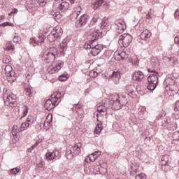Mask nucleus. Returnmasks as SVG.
Returning a JSON list of instances; mask_svg holds the SVG:
<instances>
[{
    "label": "nucleus",
    "instance_id": "f257e3e1",
    "mask_svg": "<svg viewBox=\"0 0 179 179\" xmlns=\"http://www.w3.org/2000/svg\"><path fill=\"white\" fill-rule=\"evenodd\" d=\"M68 8H69V3L65 1L54 4L52 9L50 10V15L53 16L56 22L60 23L61 20H62V15H61L59 10L61 12H65Z\"/></svg>",
    "mask_w": 179,
    "mask_h": 179
},
{
    "label": "nucleus",
    "instance_id": "f03ea898",
    "mask_svg": "<svg viewBox=\"0 0 179 179\" xmlns=\"http://www.w3.org/2000/svg\"><path fill=\"white\" fill-rule=\"evenodd\" d=\"M110 103L112 104L113 110H121L123 106H127L128 101L124 96H120L118 94H115L112 96Z\"/></svg>",
    "mask_w": 179,
    "mask_h": 179
},
{
    "label": "nucleus",
    "instance_id": "7ed1b4c3",
    "mask_svg": "<svg viewBox=\"0 0 179 179\" xmlns=\"http://www.w3.org/2000/svg\"><path fill=\"white\" fill-rule=\"evenodd\" d=\"M148 72L151 73L148 78V90H155L159 85V73L152 69H148Z\"/></svg>",
    "mask_w": 179,
    "mask_h": 179
},
{
    "label": "nucleus",
    "instance_id": "20e7f679",
    "mask_svg": "<svg viewBox=\"0 0 179 179\" xmlns=\"http://www.w3.org/2000/svg\"><path fill=\"white\" fill-rule=\"evenodd\" d=\"M3 99L5 106H7V107H13L16 104V95L13 94L10 90H6L3 95Z\"/></svg>",
    "mask_w": 179,
    "mask_h": 179
},
{
    "label": "nucleus",
    "instance_id": "39448f33",
    "mask_svg": "<svg viewBox=\"0 0 179 179\" xmlns=\"http://www.w3.org/2000/svg\"><path fill=\"white\" fill-rule=\"evenodd\" d=\"M57 55L58 49H57L55 47H52L43 54V59L46 64H50V62L55 61V58Z\"/></svg>",
    "mask_w": 179,
    "mask_h": 179
},
{
    "label": "nucleus",
    "instance_id": "423d86ee",
    "mask_svg": "<svg viewBox=\"0 0 179 179\" xmlns=\"http://www.w3.org/2000/svg\"><path fill=\"white\" fill-rule=\"evenodd\" d=\"M82 144L80 143H78L76 145L69 148L66 150V157L71 160V159L73 158V156H76V155H80Z\"/></svg>",
    "mask_w": 179,
    "mask_h": 179
},
{
    "label": "nucleus",
    "instance_id": "0eeeda50",
    "mask_svg": "<svg viewBox=\"0 0 179 179\" xmlns=\"http://www.w3.org/2000/svg\"><path fill=\"white\" fill-rule=\"evenodd\" d=\"M59 101L57 95H52L51 97L47 99L45 102L44 107L48 111H51L52 108H55V106H58Z\"/></svg>",
    "mask_w": 179,
    "mask_h": 179
},
{
    "label": "nucleus",
    "instance_id": "6e6552de",
    "mask_svg": "<svg viewBox=\"0 0 179 179\" xmlns=\"http://www.w3.org/2000/svg\"><path fill=\"white\" fill-rule=\"evenodd\" d=\"M132 36L128 34H123L120 36L119 44H122L123 47H129L132 43Z\"/></svg>",
    "mask_w": 179,
    "mask_h": 179
},
{
    "label": "nucleus",
    "instance_id": "1a4fd4ad",
    "mask_svg": "<svg viewBox=\"0 0 179 179\" xmlns=\"http://www.w3.org/2000/svg\"><path fill=\"white\" fill-rule=\"evenodd\" d=\"M97 107V112L96 114L97 118L99 119V117H103L104 115H107V103L104 102V101H102V103H99L96 105Z\"/></svg>",
    "mask_w": 179,
    "mask_h": 179
},
{
    "label": "nucleus",
    "instance_id": "9d476101",
    "mask_svg": "<svg viewBox=\"0 0 179 179\" xmlns=\"http://www.w3.org/2000/svg\"><path fill=\"white\" fill-rule=\"evenodd\" d=\"M5 74L8 77V80L10 83L16 80V76H15V71H13L12 66L10 65H6L4 69Z\"/></svg>",
    "mask_w": 179,
    "mask_h": 179
},
{
    "label": "nucleus",
    "instance_id": "9b49d317",
    "mask_svg": "<svg viewBox=\"0 0 179 179\" xmlns=\"http://www.w3.org/2000/svg\"><path fill=\"white\" fill-rule=\"evenodd\" d=\"M62 66H64V62H53L52 65L48 68V72L50 75H52V73L58 72Z\"/></svg>",
    "mask_w": 179,
    "mask_h": 179
},
{
    "label": "nucleus",
    "instance_id": "f8f14e48",
    "mask_svg": "<svg viewBox=\"0 0 179 179\" xmlns=\"http://www.w3.org/2000/svg\"><path fill=\"white\" fill-rule=\"evenodd\" d=\"M115 26L117 30V33L119 34H122L124 30L127 29V25H125V22L122 20H117L115 21Z\"/></svg>",
    "mask_w": 179,
    "mask_h": 179
},
{
    "label": "nucleus",
    "instance_id": "ddd939ff",
    "mask_svg": "<svg viewBox=\"0 0 179 179\" xmlns=\"http://www.w3.org/2000/svg\"><path fill=\"white\" fill-rule=\"evenodd\" d=\"M101 155V152L100 151H95L92 154L88 155V156H87L85 159V162H86V163H92L94 162H96V159H97V157H99V156Z\"/></svg>",
    "mask_w": 179,
    "mask_h": 179
},
{
    "label": "nucleus",
    "instance_id": "4468645a",
    "mask_svg": "<svg viewBox=\"0 0 179 179\" xmlns=\"http://www.w3.org/2000/svg\"><path fill=\"white\" fill-rule=\"evenodd\" d=\"M87 22H89V15L84 14L76 20V25L77 27H82V26H85Z\"/></svg>",
    "mask_w": 179,
    "mask_h": 179
},
{
    "label": "nucleus",
    "instance_id": "2eb2a0df",
    "mask_svg": "<svg viewBox=\"0 0 179 179\" xmlns=\"http://www.w3.org/2000/svg\"><path fill=\"white\" fill-rule=\"evenodd\" d=\"M34 122V117L32 115L28 116V118L27 119V121L22 123L21 124V131H24L25 129H27L30 125H31Z\"/></svg>",
    "mask_w": 179,
    "mask_h": 179
},
{
    "label": "nucleus",
    "instance_id": "dca6fc26",
    "mask_svg": "<svg viewBox=\"0 0 179 179\" xmlns=\"http://www.w3.org/2000/svg\"><path fill=\"white\" fill-rule=\"evenodd\" d=\"M110 80L114 82L115 85L120 83V79H121V73L120 71H113L112 75L109 77Z\"/></svg>",
    "mask_w": 179,
    "mask_h": 179
},
{
    "label": "nucleus",
    "instance_id": "f3484780",
    "mask_svg": "<svg viewBox=\"0 0 179 179\" xmlns=\"http://www.w3.org/2000/svg\"><path fill=\"white\" fill-rule=\"evenodd\" d=\"M80 13H82V7L78 6L77 8H75L74 11L70 15L71 22H75Z\"/></svg>",
    "mask_w": 179,
    "mask_h": 179
},
{
    "label": "nucleus",
    "instance_id": "a211bd4d",
    "mask_svg": "<svg viewBox=\"0 0 179 179\" xmlns=\"http://www.w3.org/2000/svg\"><path fill=\"white\" fill-rule=\"evenodd\" d=\"M135 85H128L125 87V93L130 97H135Z\"/></svg>",
    "mask_w": 179,
    "mask_h": 179
},
{
    "label": "nucleus",
    "instance_id": "6ab92c4d",
    "mask_svg": "<svg viewBox=\"0 0 179 179\" xmlns=\"http://www.w3.org/2000/svg\"><path fill=\"white\" fill-rule=\"evenodd\" d=\"M91 54L96 57V55H99V52H101V50H103V45L97 44L96 45H93V47L91 49Z\"/></svg>",
    "mask_w": 179,
    "mask_h": 179
},
{
    "label": "nucleus",
    "instance_id": "aec40b11",
    "mask_svg": "<svg viewBox=\"0 0 179 179\" xmlns=\"http://www.w3.org/2000/svg\"><path fill=\"white\" fill-rule=\"evenodd\" d=\"M143 78H145V75L141 71H136L133 75V79L137 82H142Z\"/></svg>",
    "mask_w": 179,
    "mask_h": 179
},
{
    "label": "nucleus",
    "instance_id": "412c9836",
    "mask_svg": "<svg viewBox=\"0 0 179 179\" xmlns=\"http://www.w3.org/2000/svg\"><path fill=\"white\" fill-rule=\"evenodd\" d=\"M150 37H152V32L148 29L143 31L140 34L141 40H144V41H146Z\"/></svg>",
    "mask_w": 179,
    "mask_h": 179
},
{
    "label": "nucleus",
    "instance_id": "4be33fe9",
    "mask_svg": "<svg viewBox=\"0 0 179 179\" xmlns=\"http://www.w3.org/2000/svg\"><path fill=\"white\" fill-rule=\"evenodd\" d=\"M52 34H54L55 38L58 40V38H61V37H62V29H55L52 31Z\"/></svg>",
    "mask_w": 179,
    "mask_h": 179
},
{
    "label": "nucleus",
    "instance_id": "5701e85b",
    "mask_svg": "<svg viewBox=\"0 0 179 179\" xmlns=\"http://www.w3.org/2000/svg\"><path fill=\"white\" fill-rule=\"evenodd\" d=\"M68 48V43H66V41L64 40L62 43H60V49L59 51L62 55L65 54V51H66Z\"/></svg>",
    "mask_w": 179,
    "mask_h": 179
},
{
    "label": "nucleus",
    "instance_id": "b1692460",
    "mask_svg": "<svg viewBox=\"0 0 179 179\" xmlns=\"http://www.w3.org/2000/svg\"><path fill=\"white\" fill-rule=\"evenodd\" d=\"M27 8L28 10H32V9H34V8H36V0H27Z\"/></svg>",
    "mask_w": 179,
    "mask_h": 179
},
{
    "label": "nucleus",
    "instance_id": "393cba45",
    "mask_svg": "<svg viewBox=\"0 0 179 179\" xmlns=\"http://www.w3.org/2000/svg\"><path fill=\"white\" fill-rule=\"evenodd\" d=\"M99 14H94L89 24V26L90 27V26H94V24H96V23H97V20L98 19H99Z\"/></svg>",
    "mask_w": 179,
    "mask_h": 179
},
{
    "label": "nucleus",
    "instance_id": "a878e982",
    "mask_svg": "<svg viewBox=\"0 0 179 179\" xmlns=\"http://www.w3.org/2000/svg\"><path fill=\"white\" fill-rule=\"evenodd\" d=\"M99 33H100V31L96 30L94 34L95 35V38L90 42L93 45H97V40H99V37H100V34H99Z\"/></svg>",
    "mask_w": 179,
    "mask_h": 179
},
{
    "label": "nucleus",
    "instance_id": "bb28decb",
    "mask_svg": "<svg viewBox=\"0 0 179 179\" xmlns=\"http://www.w3.org/2000/svg\"><path fill=\"white\" fill-rule=\"evenodd\" d=\"M104 3V0H98L96 1L93 6V9L94 10H97V9H99V8H100V6H101V5H103Z\"/></svg>",
    "mask_w": 179,
    "mask_h": 179
},
{
    "label": "nucleus",
    "instance_id": "cd10ccee",
    "mask_svg": "<svg viewBox=\"0 0 179 179\" xmlns=\"http://www.w3.org/2000/svg\"><path fill=\"white\" fill-rule=\"evenodd\" d=\"M170 163V157L164 155L161 159V164H169Z\"/></svg>",
    "mask_w": 179,
    "mask_h": 179
},
{
    "label": "nucleus",
    "instance_id": "c85d7f7f",
    "mask_svg": "<svg viewBox=\"0 0 179 179\" xmlns=\"http://www.w3.org/2000/svg\"><path fill=\"white\" fill-rule=\"evenodd\" d=\"M45 157L48 160H53V159H55V152H47Z\"/></svg>",
    "mask_w": 179,
    "mask_h": 179
},
{
    "label": "nucleus",
    "instance_id": "c756f323",
    "mask_svg": "<svg viewBox=\"0 0 179 179\" xmlns=\"http://www.w3.org/2000/svg\"><path fill=\"white\" fill-rule=\"evenodd\" d=\"M29 44L33 47H36V45H38V41H37V38H31L29 40Z\"/></svg>",
    "mask_w": 179,
    "mask_h": 179
},
{
    "label": "nucleus",
    "instance_id": "7c9ffc66",
    "mask_svg": "<svg viewBox=\"0 0 179 179\" xmlns=\"http://www.w3.org/2000/svg\"><path fill=\"white\" fill-rule=\"evenodd\" d=\"M101 127H103V125L101 123H98L95 127L94 133L96 134H100V132H101V130L103 129Z\"/></svg>",
    "mask_w": 179,
    "mask_h": 179
},
{
    "label": "nucleus",
    "instance_id": "2f4dec72",
    "mask_svg": "<svg viewBox=\"0 0 179 179\" xmlns=\"http://www.w3.org/2000/svg\"><path fill=\"white\" fill-rule=\"evenodd\" d=\"M154 17H155V10H153L152 9H150V12H148L146 15V19H153Z\"/></svg>",
    "mask_w": 179,
    "mask_h": 179
},
{
    "label": "nucleus",
    "instance_id": "473e14b6",
    "mask_svg": "<svg viewBox=\"0 0 179 179\" xmlns=\"http://www.w3.org/2000/svg\"><path fill=\"white\" fill-rule=\"evenodd\" d=\"M48 40L50 42V43H54V41H56L57 39L55 38V36L54 35V34H52V32H51L48 36Z\"/></svg>",
    "mask_w": 179,
    "mask_h": 179
},
{
    "label": "nucleus",
    "instance_id": "72a5a7b5",
    "mask_svg": "<svg viewBox=\"0 0 179 179\" xmlns=\"http://www.w3.org/2000/svg\"><path fill=\"white\" fill-rule=\"evenodd\" d=\"M161 169L162 171H164V173L170 171V166H169V164H162Z\"/></svg>",
    "mask_w": 179,
    "mask_h": 179
},
{
    "label": "nucleus",
    "instance_id": "f704fd0d",
    "mask_svg": "<svg viewBox=\"0 0 179 179\" xmlns=\"http://www.w3.org/2000/svg\"><path fill=\"white\" fill-rule=\"evenodd\" d=\"M6 50H7V51H12V50H15V45H13L10 42H8L6 44Z\"/></svg>",
    "mask_w": 179,
    "mask_h": 179
},
{
    "label": "nucleus",
    "instance_id": "c9c22d12",
    "mask_svg": "<svg viewBox=\"0 0 179 179\" xmlns=\"http://www.w3.org/2000/svg\"><path fill=\"white\" fill-rule=\"evenodd\" d=\"M89 75L91 78H97V76H99V73L94 70H92L90 71Z\"/></svg>",
    "mask_w": 179,
    "mask_h": 179
},
{
    "label": "nucleus",
    "instance_id": "e433bc0d",
    "mask_svg": "<svg viewBox=\"0 0 179 179\" xmlns=\"http://www.w3.org/2000/svg\"><path fill=\"white\" fill-rule=\"evenodd\" d=\"M20 171V169L19 168H13L10 171V174H13V176H16L17 173Z\"/></svg>",
    "mask_w": 179,
    "mask_h": 179
},
{
    "label": "nucleus",
    "instance_id": "4c0bfd02",
    "mask_svg": "<svg viewBox=\"0 0 179 179\" xmlns=\"http://www.w3.org/2000/svg\"><path fill=\"white\" fill-rule=\"evenodd\" d=\"M45 38H44V36H39L38 37V39H36V41H38V45H41L43 44V43H44Z\"/></svg>",
    "mask_w": 179,
    "mask_h": 179
},
{
    "label": "nucleus",
    "instance_id": "58836bf2",
    "mask_svg": "<svg viewBox=\"0 0 179 179\" xmlns=\"http://www.w3.org/2000/svg\"><path fill=\"white\" fill-rule=\"evenodd\" d=\"M12 135L16 136L17 135V125H14L12 127Z\"/></svg>",
    "mask_w": 179,
    "mask_h": 179
},
{
    "label": "nucleus",
    "instance_id": "ea45409f",
    "mask_svg": "<svg viewBox=\"0 0 179 179\" xmlns=\"http://www.w3.org/2000/svg\"><path fill=\"white\" fill-rule=\"evenodd\" d=\"M21 41H22V38L20 36H19L17 34H15L14 38H13V41L16 44H17V43H20Z\"/></svg>",
    "mask_w": 179,
    "mask_h": 179
},
{
    "label": "nucleus",
    "instance_id": "a19ab883",
    "mask_svg": "<svg viewBox=\"0 0 179 179\" xmlns=\"http://www.w3.org/2000/svg\"><path fill=\"white\" fill-rule=\"evenodd\" d=\"M118 57H120L122 60H124L126 59V58H128V55H127L125 52H121L120 53H118Z\"/></svg>",
    "mask_w": 179,
    "mask_h": 179
},
{
    "label": "nucleus",
    "instance_id": "79ce46f5",
    "mask_svg": "<svg viewBox=\"0 0 179 179\" xmlns=\"http://www.w3.org/2000/svg\"><path fill=\"white\" fill-rule=\"evenodd\" d=\"M26 94L27 96H29V97H33V92H31V89L27 88L25 89Z\"/></svg>",
    "mask_w": 179,
    "mask_h": 179
},
{
    "label": "nucleus",
    "instance_id": "37998d69",
    "mask_svg": "<svg viewBox=\"0 0 179 179\" xmlns=\"http://www.w3.org/2000/svg\"><path fill=\"white\" fill-rule=\"evenodd\" d=\"M141 118H145V114H146V109L142 108L141 111L138 113Z\"/></svg>",
    "mask_w": 179,
    "mask_h": 179
},
{
    "label": "nucleus",
    "instance_id": "c03bdc74",
    "mask_svg": "<svg viewBox=\"0 0 179 179\" xmlns=\"http://www.w3.org/2000/svg\"><path fill=\"white\" fill-rule=\"evenodd\" d=\"M27 114H29V108H27V106H24L23 108V116L22 118H24V117H26V115H27Z\"/></svg>",
    "mask_w": 179,
    "mask_h": 179
},
{
    "label": "nucleus",
    "instance_id": "a18cd8bd",
    "mask_svg": "<svg viewBox=\"0 0 179 179\" xmlns=\"http://www.w3.org/2000/svg\"><path fill=\"white\" fill-rule=\"evenodd\" d=\"M108 26V24L107 23V21L106 20H102V22L101 24V29H106Z\"/></svg>",
    "mask_w": 179,
    "mask_h": 179
},
{
    "label": "nucleus",
    "instance_id": "49530a36",
    "mask_svg": "<svg viewBox=\"0 0 179 179\" xmlns=\"http://www.w3.org/2000/svg\"><path fill=\"white\" fill-rule=\"evenodd\" d=\"M93 47V43H91L90 42V43H86L85 45H84V48H85V50H89L91 48H92Z\"/></svg>",
    "mask_w": 179,
    "mask_h": 179
},
{
    "label": "nucleus",
    "instance_id": "de8ad7c7",
    "mask_svg": "<svg viewBox=\"0 0 179 179\" xmlns=\"http://www.w3.org/2000/svg\"><path fill=\"white\" fill-rule=\"evenodd\" d=\"M0 26H1L2 27H6V26H10L11 27H13L14 24L12 22H6L4 23L1 24Z\"/></svg>",
    "mask_w": 179,
    "mask_h": 179
},
{
    "label": "nucleus",
    "instance_id": "09e8293b",
    "mask_svg": "<svg viewBox=\"0 0 179 179\" xmlns=\"http://www.w3.org/2000/svg\"><path fill=\"white\" fill-rule=\"evenodd\" d=\"M40 6H45L47 5V0H38Z\"/></svg>",
    "mask_w": 179,
    "mask_h": 179
},
{
    "label": "nucleus",
    "instance_id": "8fccbe9b",
    "mask_svg": "<svg viewBox=\"0 0 179 179\" xmlns=\"http://www.w3.org/2000/svg\"><path fill=\"white\" fill-rule=\"evenodd\" d=\"M66 79H68V77H66V75H62L59 76V80H60L61 82H65Z\"/></svg>",
    "mask_w": 179,
    "mask_h": 179
},
{
    "label": "nucleus",
    "instance_id": "3c124183",
    "mask_svg": "<svg viewBox=\"0 0 179 179\" xmlns=\"http://www.w3.org/2000/svg\"><path fill=\"white\" fill-rule=\"evenodd\" d=\"M136 179H146V176L144 173H141L136 176Z\"/></svg>",
    "mask_w": 179,
    "mask_h": 179
},
{
    "label": "nucleus",
    "instance_id": "603ef678",
    "mask_svg": "<svg viewBox=\"0 0 179 179\" xmlns=\"http://www.w3.org/2000/svg\"><path fill=\"white\" fill-rule=\"evenodd\" d=\"M131 62L134 65H138L139 64V60L138 58L134 57V59H131Z\"/></svg>",
    "mask_w": 179,
    "mask_h": 179
},
{
    "label": "nucleus",
    "instance_id": "864d4df0",
    "mask_svg": "<svg viewBox=\"0 0 179 179\" xmlns=\"http://www.w3.org/2000/svg\"><path fill=\"white\" fill-rule=\"evenodd\" d=\"M175 111H179V100L175 103Z\"/></svg>",
    "mask_w": 179,
    "mask_h": 179
},
{
    "label": "nucleus",
    "instance_id": "5fc2aeb1",
    "mask_svg": "<svg viewBox=\"0 0 179 179\" xmlns=\"http://www.w3.org/2000/svg\"><path fill=\"white\" fill-rule=\"evenodd\" d=\"M18 10L16 8H14L10 13L9 14V16H12V15H15L16 13H17Z\"/></svg>",
    "mask_w": 179,
    "mask_h": 179
},
{
    "label": "nucleus",
    "instance_id": "6e6d98bb",
    "mask_svg": "<svg viewBox=\"0 0 179 179\" xmlns=\"http://www.w3.org/2000/svg\"><path fill=\"white\" fill-rule=\"evenodd\" d=\"M74 108H77V110H79L82 108V105L80 103H77L73 106Z\"/></svg>",
    "mask_w": 179,
    "mask_h": 179
},
{
    "label": "nucleus",
    "instance_id": "4d7b16f0",
    "mask_svg": "<svg viewBox=\"0 0 179 179\" xmlns=\"http://www.w3.org/2000/svg\"><path fill=\"white\" fill-rule=\"evenodd\" d=\"M38 145H40V141H36V143L31 146V149L32 150L36 149V148H37Z\"/></svg>",
    "mask_w": 179,
    "mask_h": 179
},
{
    "label": "nucleus",
    "instance_id": "13d9d810",
    "mask_svg": "<svg viewBox=\"0 0 179 179\" xmlns=\"http://www.w3.org/2000/svg\"><path fill=\"white\" fill-rule=\"evenodd\" d=\"M175 19H179V10H176L175 12Z\"/></svg>",
    "mask_w": 179,
    "mask_h": 179
},
{
    "label": "nucleus",
    "instance_id": "bf43d9fd",
    "mask_svg": "<svg viewBox=\"0 0 179 179\" xmlns=\"http://www.w3.org/2000/svg\"><path fill=\"white\" fill-rule=\"evenodd\" d=\"M103 7L105 9H108V8H110V4H108V3H106L103 4Z\"/></svg>",
    "mask_w": 179,
    "mask_h": 179
},
{
    "label": "nucleus",
    "instance_id": "052dcab7",
    "mask_svg": "<svg viewBox=\"0 0 179 179\" xmlns=\"http://www.w3.org/2000/svg\"><path fill=\"white\" fill-rule=\"evenodd\" d=\"M115 54H117V56L115 57V59H117V61H120V59H122V58H121V56H118L117 52H115Z\"/></svg>",
    "mask_w": 179,
    "mask_h": 179
},
{
    "label": "nucleus",
    "instance_id": "680f3d73",
    "mask_svg": "<svg viewBox=\"0 0 179 179\" xmlns=\"http://www.w3.org/2000/svg\"><path fill=\"white\" fill-rule=\"evenodd\" d=\"M70 3L73 4L75 2H76V0H69Z\"/></svg>",
    "mask_w": 179,
    "mask_h": 179
},
{
    "label": "nucleus",
    "instance_id": "e2e57ef3",
    "mask_svg": "<svg viewBox=\"0 0 179 179\" xmlns=\"http://www.w3.org/2000/svg\"><path fill=\"white\" fill-rule=\"evenodd\" d=\"M45 124H50V122L48 121L45 120Z\"/></svg>",
    "mask_w": 179,
    "mask_h": 179
},
{
    "label": "nucleus",
    "instance_id": "0e129e2a",
    "mask_svg": "<svg viewBox=\"0 0 179 179\" xmlns=\"http://www.w3.org/2000/svg\"><path fill=\"white\" fill-rule=\"evenodd\" d=\"M175 135H176V134H173V136H175Z\"/></svg>",
    "mask_w": 179,
    "mask_h": 179
},
{
    "label": "nucleus",
    "instance_id": "69168bd1",
    "mask_svg": "<svg viewBox=\"0 0 179 179\" xmlns=\"http://www.w3.org/2000/svg\"><path fill=\"white\" fill-rule=\"evenodd\" d=\"M0 90H1V88H0Z\"/></svg>",
    "mask_w": 179,
    "mask_h": 179
}]
</instances>
